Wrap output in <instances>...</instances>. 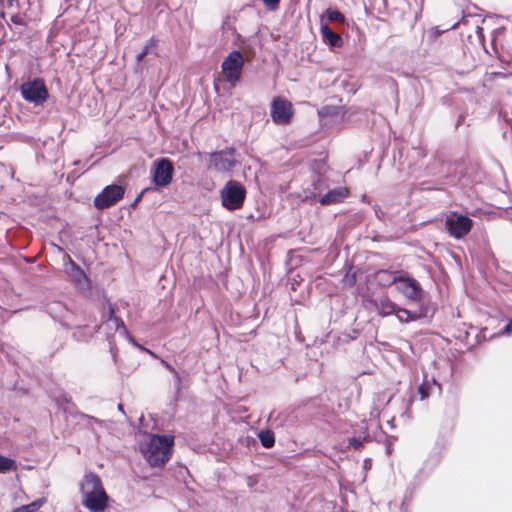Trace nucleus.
Returning <instances> with one entry per match:
<instances>
[{"mask_svg":"<svg viewBox=\"0 0 512 512\" xmlns=\"http://www.w3.org/2000/svg\"><path fill=\"white\" fill-rule=\"evenodd\" d=\"M237 163L233 149H225L211 154L209 168L218 172H229Z\"/></svg>","mask_w":512,"mask_h":512,"instance_id":"8","label":"nucleus"},{"mask_svg":"<svg viewBox=\"0 0 512 512\" xmlns=\"http://www.w3.org/2000/svg\"><path fill=\"white\" fill-rule=\"evenodd\" d=\"M491 75H494V76H496V77H503V74H502V73H500V72H497V73H491V74L486 73V74H485V77H488V76H491Z\"/></svg>","mask_w":512,"mask_h":512,"instance_id":"31","label":"nucleus"},{"mask_svg":"<svg viewBox=\"0 0 512 512\" xmlns=\"http://www.w3.org/2000/svg\"><path fill=\"white\" fill-rule=\"evenodd\" d=\"M499 335H506L511 336L512 335V319L509 320L503 328L499 331Z\"/></svg>","mask_w":512,"mask_h":512,"instance_id":"27","label":"nucleus"},{"mask_svg":"<svg viewBox=\"0 0 512 512\" xmlns=\"http://www.w3.org/2000/svg\"><path fill=\"white\" fill-rule=\"evenodd\" d=\"M65 271L69 279L81 291H88L90 289V280L85 272L71 259L65 265Z\"/></svg>","mask_w":512,"mask_h":512,"instance_id":"13","label":"nucleus"},{"mask_svg":"<svg viewBox=\"0 0 512 512\" xmlns=\"http://www.w3.org/2000/svg\"><path fill=\"white\" fill-rule=\"evenodd\" d=\"M42 503V501H34L30 504L22 505L14 509L12 512H35L41 507Z\"/></svg>","mask_w":512,"mask_h":512,"instance_id":"24","label":"nucleus"},{"mask_svg":"<svg viewBox=\"0 0 512 512\" xmlns=\"http://www.w3.org/2000/svg\"><path fill=\"white\" fill-rule=\"evenodd\" d=\"M369 438V433L367 429L361 431V435L359 437H351L349 438V446L354 449H360L363 446V442Z\"/></svg>","mask_w":512,"mask_h":512,"instance_id":"21","label":"nucleus"},{"mask_svg":"<svg viewBox=\"0 0 512 512\" xmlns=\"http://www.w3.org/2000/svg\"><path fill=\"white\" fill-rule=\"evenodd\" d=\"M11 21H12L13 23H16V24L20 23V22H19V19H18V16H13V17H11Z\"/></svg>","mask_w":512,"mask_h":512,"instance_id":"32","label":"nucleus"},{"mask_svg":"<svg viewBox=\"0 0 512 512\" xmlns=\"http://www.w3.org/2000/svg\"><path fill=\"white\" fill-rule=\"evenodd\" d=\"M118 410H119V411H121V412H123V406H122V404H119V405H118Z\"/></svg>","mask_w":512,"mask_h":512,"instance_id":"36","label":"nucleus"},{"mask_svg":"<svg viewBox=\"0 0 512 512\" xmlns=\"http://www.w3.org/2000/svg\"><path fill=\"white\" fill-rule=\"evenodd\" d=\"M16 461L10 457L0 455V473L5 474L16 470Z\"/></svg>","mask_w":512,"mask_h":512,"instance_id":"20","label":"nucleus"},{"mask_svg":"<svg viewBox=\"0 0 512 512\" xmlns=\"http://www.w3.org/2000/svg\"><path fill=\"white\" fill-rule=\"evenodd\" d=\"M380 276H388L389 278H391V275L388 274L387 272L383 271V272H380L379 273Z\"/></svg>","mask_w":512,"mask_h":512,"instance_id":"33","label":"nucleus"},{"mask_svg":"<svg viewBox=\"0 0 512 512\" xmlns=\"http://www.w3.org/2000/svg\"><path fill=\"white\" fill-rule=\"evenodd\" d=\"M483 41H484V36L482 35V42ZM482 48L485 50V53H489V51L485 48L483 43H482Z\"/></svg>","mask_w":512,"mask_h":512,"instance_id":"35","label":"nucleus"},{"mask_svg":"<svg viewBox=\"0 0 512 512\" xmlns=\"http://www.w3.org/2000/svg\"><path fill=\"white\" fill-rule=\"evenodd\" d=\"M245 64L244 57L240 51L234 50L222 62L221 68L226 80L235 86L241 79L242 70Z\"/></svg>","mask_w":512,"mask_h":512,"instance_id":"5","label":"nucleus"},{"mask_svg":"<svg viewBox=\"0 0 512 512\" xmlns=\"http://www.w3.org/2000/svg\"><path fill=\"white\" fill-rule=\"evenodd\" d=\"M348 195V191L344 187H338L333 190L328 191L325 195H323L319 202L322 205H330L336 204L344 200Z\"/></svg>","mask_w":512,"mask_h":512,"instance_id":"15","label":"nucleus"},{"mask_svg":"<svg viewBox=\"0 0 512 512\" xmlns=\"http://www.w3.org/2000/svg\"><path fill=\"white\" fill-rule=\"evenodd\" d=\"M163 363L165 364L166 368H167L170 372H172V373L175 375V377H176L177 379H179V377H178V373L176 372V370L174 369V367H172L169 363H167V362H165V361H163Z\"/></svg>","mask_w":512,"mask_h":512,"instance_id":"30","label":"nucleus"},{"mask_svg":"<svg viewBox=\"0 0 512 512\" xmlns=\"http://www.w3.org/2000/svg\"><path fill=\"white\" fill-rule=\"evenodd\" d=\"M397 305L388 298H382L376 303V309L379 315L389 316L395 314Z\"/></svg>","mask_w":512,"mask_h":512,"instance_id":"17","label":"nucleus"},{"mask_svg":"<svg viewBox=\"0 0 512 512\" xmlns=\"http://www.w3.org/2000/svg\"><path fill=\"white\" fill-rule=\"evenodd\" d=\"M475 32L478 35V37H480V26H476Z\"/></svg>","mask_w":512,"mask_h":512,"instance_id":"34","label":"nucleus"},{"mask_svg":"<svg viewBox=\"0 0 512 512\" xmlns=\"http://www.w3.org/2000/svg\"><path fill=\"white\" fill-rule=\"evenodd\" d=\"M485 274L488 278L498 279L503 270L499 269L498 262L490 251L489 248L485 247L482 243V274Z\"/></svg>","mask_w":512,"mask_h":512,"instance_id":"14","label":"nucleus"},{"mask_svg":"<svg viewBox=\"0 0 512 512\" xmlns=\"http://www.w3.org/2000/svg\"><path fill=\"white\" fill-rule=\"evenodd\" d=\"M392 282L396 284L397 290L406 298L412 301L421 299L422 289L416 280L408 277L393 276Z\"/></svg>","mask_w":512,"mask_h":512,"instance_id":"11","label":"nucleus"},{"mask_svg":"<svg viewBox=\"0 0 512 512\" xmlns=\"http://www.w3.org/2000/svg\"><path fill=\"white\" fill-rule=\"evenodd\" d=\"M395 316L400 323H409L421 318L422 314L417 311H410L404 308H396Z\"/></svg>","mask_w":512,"mask_h":512,"instance_id":"18","label":"nucleus"},{"mask_svg":"<svg viewBox=\"0 0 512 512\" xmlns=\"http://www.w3.org/2000/svg\"><path fill=\"white\" fill-rule=\"evenodd\" d=\"M108 313H109V317L104 325L108 326L110 328H114L116 331L121 329L123 333H127V329H126L123 321L120 318L114 316V310L111 307V305L109 306Z\"/></svg>","mask_w":512,"mask_h":512,"instance_id":"19","label":"nucleus"},{"mask_svg":"<svg viewBox=\"0 0 512 512\" xmlns=\"http://www.w3.org/2000/svg\"><path fill=\"white\" fill-rule=\"evenodd\" d=\"M259 439H260L261 444L265 448H271L274 445V443H275L274 435L270 431H262V432H260L259 433Z\"/></svg>","mask_w":512,"mask_h":512,"instance_id":"23","label":"nucleus"},{"mask_svg":"<svg viewBox=\"0 0 512 512\" xmlns=\"http://www.w3.org/2000/svg\"><path fill=\"white\" fill-rule=\"evenodd\" d=\"M222 205L230 210H237L243 206L246 190L236 181H228L220 191Z\"/></svg>","mask_w":512,"mask_h":512,"instance_id":"3","label":"nucleus"},{"mask_svg":"<svg viewBox=\"0 0 512 512\" xmlns=\"http://www.w3.org/2000/svg\"><path fill=\"white\" fill-rule=\"evenodd\" d=\"M124 193L125 191L122 186L109 185L96 196L94 205L98 209H106L121 200L124 196Z\"/></svg>","mask_w":512,"mask_h":512,"instance_id":"9","label":"nucleus"},{"mask_svg":"<svg viewBox=\"0 0 512 512\" xmlns=\"http://www.w3.org/2000/svg\"><path fill=\"white\" fill-rule=\"evenodd\" d=\"M270 114L276 124H288L293 116L292 104L281 97H277L272 101Z\"/></svg>","mask_w":512,"mask_h":512,"instance_id":"10","label":"nucleus"},{"mask_svg":"<svg viewBox=\"0 0 512 512\" xmlns=\"http://www.w3.org/2000/svg\"><path fill=\"white\" fill-rule=\"evenodd\" d=\"M445 226L451 236L461 238L470 231L472 220L465 215L452 212L447 215Z\"/></svg>","mask_w":512,"mask_h":512,"instance_id":"7","label":"nucleus"},{"mask_svg":"<svg viewBox=\"0 0 512 512\" xmlns=\"http://www.w3.org/2000/svg\"><path fill=\"white\" fill-rule=\"evenodd\" d=\"M81 503L89 512H105L109 496L100 477L94 473L86 474L80 482Z\"/></svg>","mask_w":512,"mask_h":512,"instance_id":"1","label":"nucleus"},{"mask_svg":"<svg viewBox=\"0 0 512 512\" xmlns=\"http://www.w3.org/2000/svg\"><path fill=\"white\" fill-rule=\"evenodd\" d=\"M265 6L274 11L278 8L280 0H262Z\"/></svg>","mask_w":512,"mask_h":512,"instance_id":"28","label":"nucleus"},{"mask_svg":"<svg viewBox=\"0 0 512 512\" xmlns=\"http://www.w3.org/2000/svg\"><path fill=\"white\" fill-rule=\"evenodd\" d=\"M173 444L172 435H149L148 441L142 444L140 449L151 466L159 467L170 459Z\"/></svg>","mask_w":512,"mask_h":512,"instance_id":"2","label":"nucleus"},{"mask_svg":"<svg viewBox=\"0 0 512 512\" xmlns=\"http://www.w3.org/2000/svg\"><path fill=\"white\" fill-rule=\"evenodd\" d=\"M321 34L325 43L332 47H340L342 45V38L333 32L328 25L321 26Z\"/></svg>","mask_w":512,"mask_h":512,"instance_id":"16","label":"nucleus"},{"mask_svg":"<svg viewBox=\"0 0 512 512\" xmlns=\"http://www.w3.org/2000/svg\"><path fill=\"white\" fill-rule=\"evenodd\" d=\"M435 384H437L436 380L432 379V383H430L428 381H424L423 383H421L418 386L417 392L420 396V400H425L426 398L429 397L431 387H432V385H435Z\"/></svg>","mask_w":512,"mask_h":512,"instance_id":"22","label":"nucleus"},{"mask_svg":"<svg viewBox=\"0 0 512 512\" xmlns=\"http://www.w3.org/2000/svg\"><path fill=\"white\" fill-rule=\"evenodd\" d=\"M173 165L170 160L162 158L155 163L153 181L157 186L165 187L172 181Z\"/></svg>","mask_w":512,"mask_h":512,"instance_id":"12","label":"nucleus"},{"mask_svg":"<svg viewBox=\"0 0 512 512\" xmlns=\"http://www.w3.org/2000/svg\"><path fill=\"white\" fill-rule=\"evenodd\" d=\"M511 206L512 200L509 195L505 191L497 189L494 191L491 202L486 203L485 206L482 204V216H486L488 219L493 218L494 215L501 216Z\"/></svg>","mask_w":512,"mask_h":512,"instance_id":"6","label":"nucleus"},{"mask_svg":"<svg viewBox=\"0 0 512 512\" xmlns=\"http://www.w3.org/2000/svg\"><path fill=\"white\" fill-rule=\"evenodd\" d=\"M503 31L501 29H495L493 30L492 32V40H491V44L493 46V49L494 51L496 52V48H495V42H496V38L498 37V35L502 34Z\"/></svg>","mask_w":512,"mask_h":512,"instance_id":"29","label":"nucleus"},{"mask_svg":"<svg viewBox=\"0 0 512 512\" xmlns=\"http://www.w3.org/2000/svg\"><path fill=\"white\" fill-rule=\"evenodd\" d=\"M20 92L23 99L34 106H42L48 99L49 93L43 79L36 78L21 84Z\"/></svg>","mask_w":512,"mask_h":512,"instance_id":"4","label":"nucleus"},{"mask_svg":"<svg viewBox=\"0 0 512 512\" xmlns=\"http://www.w3.org/2000/svg\"><path fill=\"white\" fill-rule=\"evenodd\" d=\"M156 42L154 39H150L149 42L144 46L143 50L136 56L137 62H142L146 55H148L151 49L155 48Z\"/></svg>","mask_w":512,"mask_h":512,"instance_id":"26","label":"nucleus"},{"mask_svg":"<svg viewBox=\"0 0 512 512\" xmlns=\"http://www.w3.org/2000/svg\"><path fill=\"white\" fill-rule=\"evenodd\" d=\"M326 16H327V19L331 22L343 23L345 20L344 15L341 12H339L338 10H334V9H328L326 11Z\"/></svg>","mask_w":512,"mask_h":512,"instance_id":"25","label":"nucleus"}]
</instances>
